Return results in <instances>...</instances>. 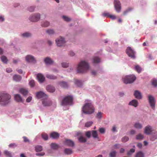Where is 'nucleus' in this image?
<instances>
[{"label":"nucleus","mask_w":157,"mask_h":157,"mask_svg":"<svg viewBox=\"0 0 157 157\" xmlns=\"http://www.w3.org/2000/svg\"><path fill=\"white\" fill-rule=\"evenodd\" d=\"M62 17L63 19L66 21L69 22L71 21V19L67 16H63Z\"/></svg>","instance_id":"obj_44"},{"label":"nucleus","mask_w":157,"mask_h":157,"mask_svg":"<svg viewBox=\"0 0 157 157\" xmlns=\"http://www.w3.org/2000/svg\"><path fill=\"white\" fill-rule=\"evenodd\" d=\"M129 140V138L128 137L124 136L121 139V141L123 142H125L128 141Z\"/></svg>","instance_id":"obj_50"},{"label":"nucleus","mask_w":157,"mask_h":157,"mask_svg":"<svg viewBox=\"0 0 157 157\" xmlns=\"http://www.w3.org/2000/svg\"><path fill=\"white\" fill-rule=\"evenodd\" d=\"M134 127L138 129H141L142 127L141 124L139 123H136L135 124Z\"/></svg>","instance_id":"obj_45"},{"label":"nucleus","mask_w":157,"mask_h":157,"mask_svg":"<svg viewBox=\"0 0 157 157\" xmlns=\"http://www.w3.org/2000/svg\"><path fill=\"white\" fill-rule=\"evenodd\" d=\"M20 92L24 96L27 95L28 93V90L25 89L21 88L20 90Z\"/></svg>","instance_id":"obj_23"},{"label":"nucleus","mask_w":157,"mask_h":157,"mask_svg":"<svg viewBox=\"0 0 157 157\" xmlns=\"http://www.w3.org/2000/svg\"><path fill=\"white\" fill-rule=\"evenodd\" d=\"M32 99V98L31 97H29L27 98L26 101L27 102H30L31 101Z\"/></svg>","instance_id":"obj_64"},{"label":"nucleus","mask_w":157,"mask_h":157,"mask_svg":"<svg viewBox=\"0 0 157 157\" xmlns=\"http://www.w3.org/2000/svg\"><path fill=\"white\" fill-rule=\"evenodd\" d=\"M100 61V58L97 56L94 57L93 58V62L94 63H99Z\"/></svg>","instance_id":"obj_28"},{"label":"nucleus","mask_w":157,"mask_h":157,"mask_svg":"<svg viewBox=\"0 0 157 157\" xmlns=\"http://www.w3.org/2000/svg\"><path fill=\"white\" fill-rule=\"evenodd\" d=\"M29 84L31 87H33L35 84L34 80H32L30 81L29 82Z\"/></svg>","instance_id":"obj_51"},{"label":"nucleus","mask_w":157,"mask_h":157,"mask_svg":"<svg viewBox=\"0 0 157 157\" xmlns=\"http://www.w3.org/2000/svg\"><path fill=\"white\" fill-rule=\"evenodd\" d=\"M144 137L143 135L139 134L136 136V139L137 140H139L142 139Z\"/></svg>","instance_id":"obj_42"},{"label":"nucleus","mask_w":157,"mask_h":157,"mask_svg":"<svg viewBox=\"0 0 157 157\" xmlns=\"http://www.w3.org/2000/svg\"><path fill=\"white\" fill-rule=\"evenodd\" d=\"M1 59L2 61L4 63H6L8 61L7 58L4 56H2L1 57Z\"/></svg>","instance_id":"obj_36"},{"label":"nucleus","mask_w":157,"mask_h":157,"mask_svg":"<svg viewBox=\"0 0 157 157\" xmlns=\"http://www.w3.org/2000/svg\"><path fill=\"white\" fill-rule=\"evenodd\" d=\"M26 60L27 62H31L33 63L36 62V60L34 57L31 56H27L26 57Z\"/></svg>","instance_id":"obj_14"},{"label":"nucleus","mask_w":157,"mask_h":157,"mask_svg":"<svg viewBox=\"0 0 157 157\" xmlns=\"http://www.w3.org/2000/svg\"><path fill=\"white\" fill-rule=\"evenodd\" d=\"M49 22L47 21H45L41 23V25L43 27H46L49 26Z\"/></svg>","instance_id":"obj_34"},{"label":"nucleus","mask_w":157,"mask_h":157,"mask_svg":"<svg viewBox=\"0 0 157 157\" xmlns=\"http://www.w3.org/2000/svg\"><path fill=\"white\" fill-rule=\"evenodd\" d=\"M149 103L151 107L154 109L155 108V101L154 98L151 95H149L147 96Z\"/></svg>","instance_id":"obj_6"},{"label":"nucleus","mask_w":157,"mask_h":157,"mask_svg":"<svg viewBox=\"0 0 157 157\" xmlns=\"http://www.w3.org/2000/svg\"><path fill=\"white\" fill-rule=\"evenodd\" d=\"M11 96L5 93L0 94V104L2 105H5L8 104L10 101Z\"/></svg>","instance_id":"obj_2"},{"label":"nucleus","mask_w":157,"mask_h":157,"mask_svg":"<svg viewBox=\"0 0 157 157\" xmlns=\"http://www.w3.org/2000/svg\"><path fill=\"white\" fill-rule=\"evenodd\" d=\"M37 77L39 81L41 83L43 82L45 80V78L44 76L41 74H38Z\"/></svg>","instance_id":"obj_17"},{"label":"nucleus","mask_w":157,"mask_h":157,"mask_svg":"<svg viewBox=\"0 0 157 157\" xmlns=\"http://www.w3.org/2000/svg\"><path fill=\"white\" fill-rule=\"evenodd\" d=\"M51 137L54 139H57L59 137V134L56 132H53L51 133L50 135Z\"/></svg>","instance_id":"obj_18"},{"label":"nucleus","mask_w":157,"mask_h":157,"mask_svg":"<svg viewBox=\"0 0 157 157\" xmlns=\"http://www.w3.org/2000/svg\"><path fill=\"white\" fill-rule=\"evenodd\" d=\"M135 151V149H131L129 151H128L127 153V155H131V153H133Z\"/></svg>","instance_id":"obj_58"},{"label":"nucleus","mask_w":157,"mask_h":157,"mask_svg":"<svg viewBox=\"0 0 157 157\" xmlns=\"http://www.w3.org/2000/svg\"><path fill=\"white\" fill-rule=\"evenodd\" d=\"M64 143L65 144L69 147H73L75 145L74 142L71 140L66 139Z\"/></svg>","instance_id":"obj_13"},{"label":"nucleus","mask_w":157,"mask_h":157,"mask_svg":"<svg viewBox=\"0 0 157 157\" xmlns=\"http://www.w3.org/2000/svg\"><path fill=\"white\" fill-rule=\"evenodd\" d=\"M76 136H78V139L79 141L82 143H84L86 142V138L83 136L82 133L80 132H76Z\"/></svg>","instance_id":"obj_7"},{"label":"nucleus","mask_w":157,"mask_h":157,"mask_svg":"<svg viewBox=\"0 0 157 157\" xmlns=\"http://www.w3.org/2000/svg\"><path fill=\"white\" fill-rule=\"evenodd\" d=\"M73 100V98L72 96L70 95L66 96L63 99L61 104L64 106L71 105L72 104Z\"/></svg>","instance_id":"obj_4"},{"label":"nucleus","mask_w":157,"mask_h":157,"mask_svg":"<svg viewBox=\"0 0 157 157\" xmlns=\"http://www.w3.org/2000/svg\"><path fill=\"white\" fill-rule=\"evenodd\" d=\"M114 5L116 11L118 13L119 12L121 8V3L118 0H115Z\"/></svg>","instance_id":"obj_11"},{"label":"nucleus","mask_w":157,"mask_h":157,"mask_svg":"<svg viewBox=\"0 0 157 157\" xmlns=\"http://www.w3.org/2000/svg\"><path fill=\"white\" fill-rule=\"evenodd\" d=\"M42 104L44 106H49L52 104V102L49 100H45L43 101Z\"/></svg>","instance_id":"obj_25"},{"label":"nucleus","mask_w":157,"mask_h":157,"mask_svg":"<svg viewBox=\"0 0 157 157\" xmlns=\"http://www.w3.org/2000/svg\"><path fill=\"white\" fill-rule=\"evenodd\" d=\"M102 113L101 112H98L97 114L96 117L98 119H100L102 117Z\"/></svg>","instance_id":"obj_53"},{"label":"nucleus","mask_w":157,"mask_h":157,"mask_svg":"<svg viewBox=\"0 0 157 157\" xmlns=\"http://www.w3.org/2000/svg\"><path fill=\"white\" fill-rule=\"evenodd\" d=\"M4 153L5 155L7 156H8L9 157H12L11 153L9 151H4Z\"/></svg>","instance_id":"obj_38"},{"label":"nucleus","mask_w":157,"mask_h":157,"mask_svg":"<svg viewBox=\"0 0 157 157\" xmlns=\"http://www.w3.org/2000/svg\"><path fill=\"white\" fill-rule=\"evenodd\" d=\"M46 89L50 92H53L55 90L54 87L50 85L46 87Z\"/></svg>","instance_id":"obj_21"},{"label":"nucleus","mask_w":157,"mask_h":157,"mask_svg":"<svg viewBox=\"0 0 157 157\" xmlns=\"http://www.w3.org/2000/svg\"><path fill=\"white\" fill-rule=\"evenodd\" d=\"M35 8V7L33 6H31L29 8L28 10L31 12H33Z\"/></svg>","instance_id":"obj_56"},{"label":"nucleus","mask_w":157,"mask_h":157,"mask_svg":"<svg viewBox=\"0 0 157 157\" xmlns=\"http://www.w3.org/2000/svg\"><path fill=\"white\" fill-rule=\"evenodd\" d=\"M120 145L119 144H116L113 146V148L114 149L119 148L120 147Z\"/></svg>","instance_id":"obj_55"},{"label":"nucleus","mask_w":157,"mask_h":157,"mask_svg":"<svg viewBox=\"0 0 157 157\" xmlns=\"http://www.w3.org/2000/svg\"><path fill=\"white\" fill-rule=\"evenodd\" d=\"M99 132L101 133H103L105 132V130L103 128H101L99 129Z\"/></svg>","instance_id":"obj_59"},{"label":"nucleus","mask_w":157,"mask_h":157,"mask_svg":"<svg viewBox=\"0 0 157 157\" xmlns=\"http://www.w3.org/2000/svg\"><path fill=\"white\" fill-rule=\"evenodd\" d=\"M136 79V77L134 75H128L123 78V81L125 84L131 83L133 82Z\"/></svg>","instance_id":"obj_5"},{"label":"nucleus","mask_w":157,"mask_h":157,"mask_svg":"<svg viewBox=\"0 0 157 157\" xmlns=\"http://www.w3.org/2000/svg\"><path fill=\"white\" fill-rule=\"evenodd\" d=\"M92 136L94 138H96L98 137V134L96 131H92Z\"/></svg>","instance_id":"obj_37"},{"label":"nucleus","mask_w":157,"mask_h":157,"mask_svg":"<svg viewBox=\"0 0 157 157\" xmlns=\"http://www.w3.org/2000/svg\"><path fill=\"white\" fill-rule=\"evenodd\" d=\"M14 98L15 100L17 102H21L22 101V98L19 94H15L14 95Z\"/></svg>","instance_id":"obj_26"},{"label":"nucleus","mask_w":157,"mask_h":157,"mask_svg":"<svg viewBox=\"0 0 157 157\" xmlns=\"http://www.w3.org/2000/svg\"><path fill=\"white\" fill-rule=\"evenodd\" d=\"M102 15L104 17H109L110 14H109V13H103Z\"/></svg>","instance_id":"obj_60"},{"label":"nucleus","mask_w":157,"mask_h":157,"mask_svg":"<svg viewBox=\"0 0 157 157\" xmlns=\"http://www.w3.org/2000/svg\"><path fill=\"white\" fill-rule=\"evenodd\" d=\"M82 111L85 114H91L94 112V108L91 103H87L83 106Z\"/></svg>","instance_id":"obj_3"},{"label":"nucleus","mask_w":157,"mask_h":157,"mask_svg":"<svg viewBox=\"0 0 157 157\" xmlns=\"http://www.w3.org/2000/svg\"><path fill=\"white\" fill-rule=\"evenodd\" d=\"M157 139V132L154 131L153 132L150 137L151 140L153 141Z\"/></svg>","instance_id":"obj_15"},{"label":"nucleus","mask_w":157,"mask_h":157,"mask_svg":"<svg viewBox=\"0 0 157 157\" xmlns=\"http://www.w3.org/2000/svg\"><path fill=\"white\" fill-rule=\"evenodd\" d=\"M109 17L112 19H114L116 18V16L114 15L110 14Z\"/></svg>","instance_id":"obj_62"},{"label":"nucleus","mask_w":157,"mask_h":157,"mask_svg":"<svg viewBox=\"0 0 157 157\" xmlns=\"http://www.w3.org/2000/svg\"><path fill=\"white\" fill-rule=\"evenodd\" d=\"M35 150L36 151H40L42 150V147L40 145H37L35 147Z\"/></svg>","instance_id":"obj_35"},{"label":"nucleus","mask_w":157,"mask_h":157,"mask_svg":"<svg viewBox=\"0 0 157 157\" xmlns=\"http://www.w3.org/2000/svg\"><path fill=\"white\" fill-rule=\"evenodd\" d=\"M144 153L141 151H139L137 152L135 157H144Z\"/></svg>","instance_id":"obj_30"},{"label":"nucleus","mask_w":157,"mask_h":157,"mask_svg":"<svg viewBox=\"0 0 157 157\" xmlns=\"http://www.w3.org/2000/svg\"><path fill=\"white\" fill-rule=\"evenodd\" d=\"M64 152L67 155H70L73 153V151L71 149L66 148L64 150Z\"/></svg>","instance_id":"obj_31"},{"label":"nucleus","mask_w":157,"mask_h":157,"mask_svg":"<svg viewBox=\"0 0 157 157\" xmlns=\"http://www.w3.org/2000/svg\"><path fill=\"white\" fill-rule=\"evenodd\" d=\"M50 146L51 148L53 149L56 150L58 149L59 147V145L56 143H52L50 144Z\"/></svg>","instance_id":"obj_27"},{"label":"nucleus","mask_w":157,"mask_h":157,"mask_svg":"<svg viewBox=\"0 0 157 157\" xmlns=\"http://www.w3.org/2000/svg\"><path fill=\"white\" fill-rule=\"evenodd\" d=\"M152 84L155 87L157 86V80H153L152 81Z\"/></svg>","instance_id":"obj_52"},{"label":"nucleus","mask_w":157,"mask_h":157,"mask_svg":"<svg viewBox=\"0 0 157 157\" xmlns=\"http://www.w3.org/2000/svg\"><path fill=\"white\" fill-rule=\"evenodd\" d=\"M126 52L129 57L132 58H135V52L131 47H128L126 50Z\"/></svg>","instance_id":"obj_8"},{"label":"nucleus","mask_w":157,"mask_h":157,"mask_svg":"<svg viewBox=\"0 0 157 157\" xmlns=\"http://www.w3.org/2000/svg\"><path fill=\"white\" fill-rule=\"evenodd\" d=\"M41 137L42 138L45 140H47L48 139V135L45 133H43L41 135Z\"/></svg>","instance_id":"obj_33"},{"label":"nucleus","mask_w":157,"mask_h":157,"mask_svg":"<svg viewBox=\"0 0 157 157\" xmlns=\"http://www.w3.org/2000/svg\"><path fill=\"white\" fill-rule=\"evenodd\" d=\"M117 152L115 151H113L109 154V156L110 157H116Z\"/></svg>","instance_id":"obj_43"},{"label":"nucleus","mask_w":157,"mask_h":157,"mask_svg":"<svg viewBox=\"0 0 157 157\" xmlns=\"http://www.w3.org/2000/svg\"><path fill=\"white\" fill-rule=\"evenodd\" d=\"M59 85L62 87L66 88L68 87L67 84L64 82H61L59 83Z\"/></svg>","instance_id":"obj_29"},{"label":"nucleus","mask_w":157,"mask_h":157,"mask_svg":"<svg viewBox=\"0 0 157 157\" xmlns=\"http://www.w3.org/2000/svg\"><path fill=\"white\" fill-rule=\"evenodd\" d=\"M133 9L131 7L128 8L126 10L124 11L123 12V14L125 15L127 14V13L131 11Z\"/></svg>","instance_id":"obj_39"},{"label":"nucleus","mask_w":157,"mask_h":157,"mask_svg":"<svg viewBox=\"0 0 157 157\" xmlns=\"http://www.w3.org/2000/svg\"><path fill=\"white\" fill-rule=\"evenodd\" d=\"M137 146L140 148H141L142 147V144L141 143H139L137 144Z\"/></svg>","instance_id":"obj_63"},{"label":"nucleus","mask_w":157,"mask_h":157,"mask_svg":"<svg viewBox=\"0 0 157 157\" xmlns=\"http://www.w3.org/2000/svg\"><path fill=\"white\" fill-rule=\"evenodd\" d=\"M30 33L28 32H26L22 34V36L25 37H28L31 36Z\"/></svg>","instance_id":"obj_47"},{"label":"nucleus","mask_w":157,"mask_h":157,"mask_svg":"<svg viewBox=\"0 0 157 157\" xmlns=\"http://www.w3.org/2000/svg\"><path fill=\"white\" fill-rule=\"evenodd\" d=\"M75 84L78 86H80L82 85V83L80 80H76L75 81Z\"/></svg>","instance_id":"obj_40"},{"label":"nucleus","mask_w":157,"mask_h":157,"mask_svg":"<svg viewBox=\"0 0 157 157\" xmlns=\"http://www.w3.org/2000/svg\"><path fill=\"white\" fill-rule=\"evenodd\" d=\"M134 96L135 98L138 99H140L142 98V95L140 92L138 90H136L135 91Z\"/></svg>","instance_id":"obj_20"},{"label":"nucleus","mask_w":157,"mask_h":157,"mask_svg":"<svg viewBox=\"0 0 157 157\" xmlns=\"http://www.w3.org/2000/svg\"><path fill=\"white\" fill-rule=\"evenodd\" d=\"M93 124V122L92 121L87 122L85 124V126L86 127H90Z\"/></svg>","instance_id":"obj_41"},{"label":"nucleus","mask_w":157,"mask_h":157,"mask_svg":"<svg viewBox=\"0 0 157 157\" xmlns=\"http://www.w3.org/2000/svg\"><path fill=\"white\" fill-rule=\"evenodd\" d=\"M24 142H29V140L25 136H23V137Z\"/></svg>","instance_id":"obj_57"},{"label":"nucleus","mask_w":157,"mask_h":157,"mask_svg":"<svg viewBox=\"0 0 157 157\" xmlns=\"http://www.w3.org/2000/svg\"><path fill=\"white\" fill-rule=\"evenodd\" d=\"M47 96V95L42 91L37 92L36 93V97L38 98H40Z\"/></svg>","instance_id":"obj_16"},{"label":"nucleus","mask_w":157,"mask_h":157,"mask_svg":"<svg viewBox=\"0 0 157 157\" xmlns=\"http://www.w3.org/2000/svg\"><path fill=\"white\" fill-rule=\"evenodd\" d=\"M46 33L50 35L53 34L55 32L52 29H49L46 30Z\"/></svg>","instance_id":"obj_48"},{"label":"nucleus","mask_w":157,"mask_h":157,"mask_svg":"<svg viewBox=\"0 0 157 157\" xmlns=\"http://www.w3.org/2000/svg\"><path fill=\"white\" fill-rule=\"evenodd\" d=\"M135 70L139 73L141 71V68L138 65H136L135 67Z\"/></svg>","instance_id":"obj_46"},{"label":"nucleus","mask_w":157,"mask_h":157,"mask_svg":"<svg viewBox=\"0 0 157 157\" xmlns=\"http://www.w3.org/2000/svg\"><path fill=\"white\" fill-rule=\"evenodd\" d=\"M44 61L47 64H51L54 62L53 61L48 57L44 59Z\"/></svg>","instance_id":"obj_19"},{"label":"nucleus","mask_w":157,"mask_h":157,"mask_svg":"<svg viewBox=\"0 0 157 157\" xmlns=\"http://www.w3.org/2000/svg\"><path fill=\"white\" fill-rule=\"evenodd\" d=\"M45 153L42 152L40 153H37L36 154V155L37 156H42L44 155Z\"/></svg>","instance_id":"obj_61"},{"label":"nucleus","mask_w":157,"mask_h":157,"mask_svg":"<svg viewBox=\"0 0 157 157\" xmlns=\"http://www.w3.org/2000/svg\"><path fill=\"white\" fill-rule=\"evenodd\" d=\"M56 42L58 46L61 47L65 45L66 42L63 37H60L56 40Z\"/></svg>","instance_id":"obj_9"},{"label":"nucleus","mask_w":157,"mask_h":157,"mask_svg":"<svg viewBox=\"0 0 157 157\" xmlns=\"http://www.w3.org/2000/svg\"><path fill=\"white\" fill-rule=\"evenodd\" d=\"M13 79L16 82H19L21 80V77L19 75H15L13 76Z\"/></svg>","instance_id":"obj_24"},{"label":"nucleus","mask_w":157,"mask_h":157,"mask_svg":"<svg viewBox=\"0 0 157 157\" xmlns=\"http://www.w3.org/2000/svg\"><path fill=\"white\" fill-rule=\"evenodd\" d=\"M62 67L64 68H67L69 66V64L66 63H62Z\"/></svg>","instance_id":"obj_54"},{"label":"nucleus","mask_w":157,"mask_h":157,"mask_svg":"<svg viewBox=\"0 0 157 157\" xmlns=\"http://www.w3.org/2000/svg\"><path fill=\"white\" fill-rule=\"evenodd\" d=\"M91 131H88L86 132L85 135L88 138L90 137Z\"/></svg>","instance_id":"obj_49"},{"label":"nucleus","mask_w":157,"mask_h":157,"mask_svg":"<svg viewBox=\"0 0 157 157\" xmlns=\"http://www.w3.org/2000/svg\"><path fill=\"white\" fill-rule=\"evenodd\" d=\"M89 68L88 63L86 61H81L78 64L77 71L78 73H82L86 72Z\"/></svg>","instance_id":"obj_1"},{"label":"nucleus","mask_w":157,"mask_h":157,"mask_svg":"<svg viewBox=\"0 0 157 157\" xmlns=\"http://www.w3.org/2000/svg\"><path fill=\"white\" fill-rule=\"evenodd\" d=\"M129 105L136 107L138 105V102L136 100L134 99L130 102Z\"/></svg>","instance_id":"obj_22"},{"label":"nucleus","mask_w":157,"mask_h":157,"mask_svg":"<svg viewBox=\"0 0 157 157\" xmlns=\"http://www.w3.org/2000/svg\"><path fill=\"white\" fill-rule=\"evenodd\" d=\"M46 78L51 79H55L57 78V77L55 75L47 74L46 76Z\"/></svg>","instance_id":"obj_32"},{"label":"nucleus","mask_w":157,"mask_h":157,"mask_svg":"<svg viewBox=\"0 0 157 157\" xmlns=\"http://www.w3.org/2000/svg\"><path fill=\"white\" fill-rule=\"evenodd\" d=\"M152 131L151 127L150 125H147L144 128V133L147 135L150 134Z\"/></svg>","instance_id":"obj_12"},{"label":"nucleus","mask_w":157,"mask_h":157,"mask_svg":"<svg viewBox=\"0 0 157 157\" xmlns=\"http://www.w3.org/2000/svg\"><path fill=\"white\" fill-rule=\"evenodd\" d=\"M40 18V15L39 13H36L32 15L29 17V20L30 21L33 22H36Z\"/></svg>","instance_id":"obj_10"}]
</instances>
